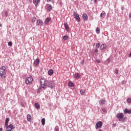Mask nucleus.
<instances>
[{
	"label": "nucleus",
	"mask_w": 131,
	"mask_h": 131,
	"mask_svg": "<svg viewBox=\"0 0 131 131\" xmlns=\"http://www.w3.org/2000/svg\"><path fill=\"white\" fill-rule=\"evenodd\" d=\"M6 67L3 66L0 68V76L2 78H6V74H7V71L6 70Z\"/></svg>",
	"instance_id": "obj_1"
},
{
	"label": "nucleus",
	"mask_w": 131,
	"mask_h": 131,
	"mask_svg": "<svg viewBox=\"0 0 131 131\" xmlns=\"http://www.w3.org/2000/svg\"><path fill=\"white\" fill-rule=\"evenodd\" d=\"M123 117H124V115L123 113H119L117 114V118L119 119V121H124V119Z\"/></svg>",
	"instance_id": "obj_2"
},
{
	"label": "nucleus",
	"mask_w": 131,
	"mask_h": 131,
	"mask_svg": "<svg viewBox=\"0 0 131 131\" xmlns=\"http://www.w3.org/2000/svg\"><path fill=\"white\" fill-rule=\"evenodd\" d=\"M5 127H6L7 131H12V129H14V128H15L14 125L12 124H10L9 125H7V126H5Z\"/></svg>",
	"instance_id": "obj_3"
},
{
	"label": "nucleus",
	"mask_w": 131,
	"mask_h": 131,
	"mask_svg": "<svg viewBox=\"0 0 131 131\" xmlns=\"http://www.w3.org/2000/svg\"><path fill=\"white\" fill-rule=\"evenodd\" d=\"M40 82L42 89H45L47 85V83H46V80H45L44 79H41L40 80Z\"/></svg>",
	"instance_id": "obj_4"
},
{
	"label": "nucleus",
	"mask_w": 131,
	"mask_h": 131,
	"mask_svg": "<svg viewBox=\"0 0 131 131\" xmlns=\"http://www.w3.org/2000/svg\"><path fill=\"white\" fill-rule=\"evenodd\" d=\"M32 81H33V78H32V77L31 76L27 77L26 79V83L28 84V83H31Z\"/></svg>",
	"instance_id": "obj_5"
},
{
	"label": "nucleus",
	"mask_w": 131,
	"mask_h": 131,
	"mask_svg": "<svg viewBox=\"0 0 131 131\" xmlns=\"http://www.w3.org/2000/svg\"><path fill=\"white\" fill-rule=\"evenodd\" d=\"M102 125H103V124L101 121H98L96 123L95 125V128L96 129H98V128H100L102 127Z\"/></svg>",
	"instance_id": "obj_6"
},
{
	"label": "nucleus",
	"mask_w": 131,
	"mask_h": 131,
	"mask_svg": "<svg viewBox=\"0 0 131 131\" xmlns=\"http://www.w3.org/2000/svg\"><path fill=\"white\" fill-rule=\"evenodd\" d=\"M74 17L77 20L78 22H80V17H79V15L78 14L77 12H74Z\"/></svg>",
	"instance_id": "obj_7"
},
{
	"label": "nucleus",
	"mask_w": 131,
	"mask_h": 131,
	"mask_svg": "<svg viewBox=\"0 0 131 131\" xmlns=\"http://www.w3.org/2000/svg\"><path fill=\"white\" fill-rule=\"evenodd\" d=\"M42 24H43V22L42 21V20H41L40 19H38L37 20V25H39V26H41V25H42Z\"/></svg>",
	"instance_id": "obj_8"
},
{
	"label": "nucleus",
	"mask_w": 131,
	"mask_h": 131,
	"mask_svg": "<svg viewBox=\"0 0 131 131\" xmlns=\"http://www.w3.org/2000/svg\"><path fill=\"white\" fill-rule=\"evenodd\" d=\"M64 26L66 31H69V30H70V29L69 28V27L68 26V24H67V23H64Z\"/></svg>",
	"instance_id": "obj_9"
},
{
	"label": "nucleus",
	"mask_w": 131,
	"mask_h": 131,
	"mask_svg": "<svg viewBox=\"0 0 131 131\" xmlns=\"http://www.w3.org/2000/svg\"><path fill=\"white\" fill-rule=\"evenodd\" d=\"M34 64L35 65V66H38V65H39V58H37L35 60Z\"/></svg>",
	"instance_id": "obj_10"
},
{
	"label": "nucleus",
	"mask_w": 131,
	"mask_h": 131,
	"mask_svg": "<svg viewBox=\"0 0 131 131\" xmlns=\"http://www.w3.org/2000/svg\"><path fill=\"white\" fill-rule=\"evenodd\" d=\"M27 119L28 121H29V122H31L32 120L31 115L28 114L27 116Z\"/></svg>",
	"instance_id": "obj_11"
},
{
	"label": "nucleus",
	"mask_w": 131,
	"mask_h": 131,
	"mask_svg": "<svg viewBox=\"0 0 131 131\" xmlns=\"http://www.w3.org/2000/svg\"><path fill=\"white\" fill-rule=\"evenodd\" d=\"M48 75H50V76H52L53 74H54V71L53 70H50L48 72Z\"/></svg>",
	"instance_id": "obj_12"
},
{
	"label": "nucleus",
	"mask_w": 131,
	"mask_h": 131,
	"mask_svg": "<svg viewBox=\"0 0 131 131\" xmlns=\"http://www.w3.org/2000/svg\"><path fill=\"white\" fill-rule=\"evenodd\" d=\"M124 113L125 114H126V113H128V114H131V110H128L127 108L125 109Z\"/></svg>",
	"instance_id": "obj_13"
},
{
	"label": "nucleus",
	"mask_w": 131,
	"mask_h": 131,
	"mask_svg": "<svg viewBox=\"0 0 131 131\" xmlns=\"http://www.w3.org/2000/svg\"><path fill=\"white\" fill-rule=\"evenodd\" d=\"M9 121H10V118H7L5 120V126H7L8 123H9Z\"/></svg>",
	"instance_id": "obj_14"
},
{
	"label": "nucleus",
	"mask_w": 131,
	"mask_h": 131,
	"mask_svg": "<svg viewBox=\"0 0 131 131\" xmlns=\"http://www.w3.org/2000/svg\"><path fill=\"white\" fill-rule=\"evenodd\" d=\"M105 49H106V45L105 44L101 45L100 46V50H101V51H103V50H105Z\"/></svg>",
	"instance_id": "obj_15"
},
{
	"label": "nucleus",
	"mask_w": 131,
	"mask_h": 131,
	"mask_svg": "<svg viewBox=\"0 0 131 131\" xmlns=\"http://www.w3.org/2000/svg\"><path fill=\"white\" fill-rule=\"evenodd\" d=\"M40 0H33V3L35 6H37L38 5V3H39Z\"/></svg>",
	"instance_id": "obj_16"
},
{
	"label": "nucleus",
	"mask_w": 131,
	"mask_h": 131,
	"mask_svg": "<svg viewBox=\"0 0 131 131\" xmlns=\"http://www.w3.org/2000/svg\"><path fill=\"white\" fill-rule=\"evenodd\" d=\"M49 21H51V18L50 17H47L46 19V21H45V23L47 25H48V24H49Z\"/></svg>",
	"instance_id": "obj_17"
},
{
	"label": "nucleus",
	"mask_w": 131,
	"mask_h": 131,
	"mask_svg": "<svg viewBox=\"0 0 131 131\" xmlns=\"http://www.w3.org/2000/svg\"><path fill=\"white\" fill-rule=\"evenodd\" d=\"M80 77V74L79 73H76L74 75V78H79Z\"/></svg>",
	"instance_id": "obj_18"
},
{
	"label": "nucleus",
	"mask_w": 131,
	"mask_h": 131,
	"mask_svg": "<svg viewBox=\"0 0 131 131\" xmlns=\"http://www.w3.org/2000/svg\"><path fill=\"white\" fill-rule=\"evenodd\" d=\"M83 18L84 20H87L88 19V15L85 13L83 14L82 15Z\"/></svg>",
	"instance_id": "obj_19"
},
{
	"label": "nucleus",
	"mask_w": 131,
	"mask_h": 131,
	"mask_svg": "<svg viewBox=\"0 0 131 131\" xmlns=\"http://www.w3.org/2000/svg\"><path fill=\"white\" fill-rule=\"evenodd\" d=\"M41 124L42 125H45V124H46V119L42 118L41 119Z\"/></svg>",
	"instance_id": "obj_20"
},
{
	"label": "nucleus",
	"mask_w": 131,
	"mask_h": 131,
	"mask_svg": "<svg viewBox=\"0 0 131 131\" xmlns=\"http://www.w3.org/2000/svg\"><path fill=\"white\" fill-rule=\"evenodd\" d=\"M35 108H36V109H39V108H40L39 104H38V103H35Z\"/></svg>",
	"instance_id": "obj_21"
},
{
	"label": "nucleus",
	"mask_w": 131,
	"mask_h": 131,
	"mask_svg": "<svg viewBox=\"0 0 131 131\" xmlns=\"http://www.w3.org/2000/svg\"><path fill=\"white\" fill-rule=\"evenodd\" d=\"M105 100L104 99L100 100V103L101 104V105H104L105 104Z\"/></svg>",
	"instance_id": "obj_22"
},
{
	"label": "nucleus",
	"mask_w": 131,
	"mask_h": 131,
	"mask_svg": "<svg viewBox=\"0 0 131 131\" xmlns=\"http://www.w3.org/2000/svg\"><path fill=\"white\" fill-rule=\"evenodd\" d=\"M69 86H71L72 88V87L74 86V84L73 83H72V82H69Z\"/></svg>",
	"instance_id": "obj_23"
},
{
	"label": "nucleus",
	"mask_w": 131,
	"mask_h": 131,
	"mask_svg": "<svg viewBox=\"0 0 131 131\" xmlns=\"http://www.w3.org/2000/svg\"><path fill=\"white\" fill-rule=\"evenodd\" d=\"M52 5H49V6L48 8V10L49 11V12H51V11H52Z\"/></svg>",
	"instance_id": "obj_24"
},
{
	"label": "nucleus",
	"mask_w": 131,
	"mask_h": 131,
	"mask_svg": "<svg viewBox=\"0 0 131 131\" xmlns=\"http://www.w3.org/2000/svg\"><path fill=\"white\" fill-rule=\"evenodd\" d=\"M105 16H106V13H105L100 14V17H101V18L103 17H105Z\"/></svg>",
	"instance_id": "obj_25"
},
{
	"label": "nucleus",
	"mask_w": 131,
	"mask_h": 131,
	"mask_svg": "<svg viewBox=\"0 0 131 131\" xmlns=\"http://www.w3.org/2000/svg\"><path fill=\"white\" fill-rule=\"evenodd\" d=\"M63 40H67V39H68V36H67L66 35L63 36Z\"/></svg>",
	"instance_id": "obj_26"
},
{
	"label": "nucleus",
	"mask_w": 131,
	"mask_h": 131,
	"mask_svg": "<svg viewBox=\"0 0 131 131\" xmlns=\"http://www.w3.org/2000/svg\"><path fill=\"white\" fill-rule=\"evenodd\" d=\"M50 2H51V3H52V4H54L55 3L54 0H47V3H50Z\"/></svg>",
	"instance_id": "obj_27"
},
{
	"label": "nucleus",
	"mask_w": 131,
	"mask_h": 131,
	"mask_svg": "<svg viewBox=\"0 0 131 131\" xmlns=\"http://www.w3.org/2000/svg\"><path fill=\"white\" fill-rule=\"evenodd\" d=\"M50 83L51 84V88H54V86H55V83H54V82H50Z\"/></svg>",
	"instance_id": "obj_28"
},
{
	"label": "nucleus",
	"mask_w": 131,
	"mask_h": 131,
	"mask_svg": "<svg viewBox=\"0 0 131 131\" xmlns=\"http://www.w3.org/2000/svg\"><path fill=\"white\" fill-rule=\"evenodd\" d=\"M96 32L97 33H100V28H96Z\"/></svg>",
	"instance_id": "obj_29"
},
{
	"label": "nucleus",
	"mask_w": 131,
	"mask_h": 131,
	"mask_svg": "<svg viewBox=\"0 0 131 131\" xmlns=\"http://www.w3.org/2000/svg\"><path fill=\"white\" fill-rule=\"evenodd\" d=\"M127 103H131L130 98H128L127 99Z\"/></svg>",
	"instance_id": "obj_30"
},
{
	"label": "nucleus",
	"mask_w": 131,
	"mask_h": 131,
	"mask_svg": "<svg viewBox=\"0 0 131 131\" xmlns=\"http://www.w3.org/2000/svg\"><path fill=\"white\" fill-rule=\"evenodd\" d=\"M12 45H13V43H12V42H11V41L8 42L9 47H12Z\"/></svg>",
	"instance_id": "obj_31"
},
{
	"label": "nucleus",
	"mask_w": 131,
	"mask_h": 131,
	"mask_svg": "<svg viewBox=\"0 0 131 131\" xmlns=\"http://www.w3.org/2000/svg\"><path fill=\"white\" fill-rule=\"evenodd\" d=\"M80 93L81 95H83L84 94V91L81 90H80Z\"/></svg>",
	"instance_id": "obj_32"
},
{
	"label": "nucleus",
	"mask_w": 131,
	"mask_h": 131,
	"mask_svg": "<svg viewBox=\"0 0 131 131\" xmlns=\"http://www.w3.org/2000/svg\"><path fill=\"white\" fill-rule=\"evenodd\" d=\"M36 18H35V17H33V18H32V22H35V20H36Z\"/></svg>",
	"instance_id": "obj_33"
},
{
	"label": "nucleus",
	"mask_w": 131,
	"mask_h": 131,
	"mask_svg": "<svg viewBox=\"0 0 131 131\" xmlns=\"http://www.w3.org/2000/svg\"><path fill=\"white\" fill-rule=\"evenodd\" d=\"M100 44L99 43H97L96 44V48H99V47H100Z\"/></svg>",
	"instance_id": "obj_34"
},
{
	"label": "nucleus",
	"mask_w": 131,
	"mask_h": 131,
	"mask_svg": "<svg viewBox=\"0 0 131 131\" xmlns=\"http://www.w3.org/2000/svg\"><path fill=\"white\" fill-rule=\"evenodd\" d=\"M115 73V74H118V73H119V70H118V69H117V70H116Z\"/></svg>",
	"instance_id": "obj_35"
},
{
	"label": "nucleus",
	"mask_w": 131,
	"mask_h": 131,
	"mask_svg": "<svg viewBox=\"0 0 131 131\" xmlns=\"http://www.w3.org/2000/svg\"><path fill=\"white\" fill-rule=\"evenodd\" d=\"M5 15L6 17H8V11L5 12Z\"/></svg>",
	"instance_id": "obj_36"
},
{
	"label": "nucleus",
	"mask_w": 131,
	"mask_h": 131,
	"mask_svg": "<svg viewBox=\"0 0 131 131\" xmlns=\"http://www.w3.org/2000/svg\"><path fill=\"white\" fill-rule=\"evenodd\" d=\"M81 64L83 66V64H84V60H82L81 62Z\"/></svg>",
	"instance_id": "obj_37"
},
{
	"label": "nucleus",
	"mask_w": 131,
	"mask_h": 131,
	"mask_svg": "<svg viewBox=\"0 0 131 131\" xmlns=\"http://www.w3.org/2000/svg\"><path fill=\"white\" fill-rule=\"evenodd\" d=\"M102 111H103V112H106V110L104 108H102Z\"/></svg>",
	"instance_id": "obj_38"
},
{
	"label": "nucleus",
	"mask_w": 131,
	"mask_h": 131,
	"mask_svg": "<svg viewBox=\"0 0 131 131\" xmlns=\"http://www.w3.org/2000/svg\"><path fill=\"white\" fill-rule=\"evenodd\" d=\"M96 62H97V63H100L101 61L100 60H99V59H97L96 60Z\"/></svg>",
	"instance_id": "obj_39"
},
{
	"label": "nucleus",
	"mask_w": 131,
	"mask_h": 131,
	"mask_svg": "<svg viewBox=\"0 0 131 131\" xmlns=\"http://www.w3.org/2000/svg\"><path fill=\"white\" fill-rule=\"evenodd\" d=\"M94 53H98V49H96V50L94 51Z\"/></svg>",
	"instance_id": "obj_40"
},
{
	"label": "nucleus",
	"mask_w": 131,
	"mask_h": 131,
	"mask_svg": "<svg viewBox=\"0 0 131 131\" xmlns=\"http://www.w3.org/2000/svg\"><path fill=\"white\" fill-rule=\"evenodd\" d=\"M55 131H59V128H56Z\"/></svg>",
	"instance_id": "obj_41"
},
{
	"label": "nucleus",
	"mask_w": 131,
	"mask_h": 131,
	"mask_svg": "<svg viewBox=\"0 0 131 131\" xmlns=\"http://www.w3.org/2000/svg\"><path fill=\"white\" fill-rule=\"evenodd\" d=\"M129 18H131V13H130V14H129Z\"/></svg>",
	"instance_id": "obj_42"
},
{
	"label": "nucleus",
	"mask_w": 131,
	"mask_h": 131,
	"mask_svg": "<svg viewBox=\"0 0 131 131\" xmlns=\"http://www.w3.org/2000/svg\"><path fill=\"white\" fill-rule=\"evenodd\" d=\"M0 131H3V128H0Z\"/></svg>",
	"instance_id": "obj_43"
},
{
	"label": "nucleus",
	"mask_w": 131,
	"mask_h": 131,
	"mask_svg": "<svg viewBox=\"0 0 131 131\" xmlns=\"http://www.w3.org/2000/svg\"><path fill=\"white\" fill-rule=\"evenodd\" d=\"M30 3H32V0H29Z\"/></svg>",
	"instance_id": "obj_44"
},
{
	"label": "nucleus",
	"mask_w": 131,
	"mask_h": 131,
	"mask_svg": "<svg viewBox=\"0 0 131 131\" xmlns=\"http://www.w3.org/2000/svg\"><path fill=\"white\" fill-rule=\"evenodd\" d=\"M116 124H113V126H116Z\"/></svg>",
	"instance_id": "obj_45"
},
{
	"label": "nucleus",
	"mask_w": 131,
	"mask_h": 131,
	"mask_svg": "<svg viewBox=\"0 0 131 131\" xmlns=\"http://www.w3.org/2000/svg\"><path fill=\"white\" fill-rule=\"evenodd\" d=\"M95 3H97V0H94Z\"/></svg>",
	"instance_id": "obj_46"
},
{
	"label": "nucleus",
	"mask_w": 131,
	"mask_h": 131,
	"mask_svg": "<svg viewBox=\"0 0 131 131\" xmlns=\"http://www.w3.org/2000/svg\"><path fill=\"white\" fill-rule=\"evenodd\" d=\"M99 131H102V129H99Z\"/></svg>",
	"instance_id": "obj_47"
},
{
	"label": "nucleus",
	"mask_w": 131,
	"mask_h": 131,
	"mask_svg": "<svg viewBox=\"0 0 131 131\" xmlns=\"http://www.w3.org/2000/svg\"><path fill=\"white\" fill-rule=\"evenodd\" d=\"M2 27V24L0 23V27Z\"/></svg>",
	"instance_id": "obj_48"
},
{
	"label": "nucleus",
	"mask_w": 131,
	"mask_h": 131,
	"mask_svg": "<svg viewBox=\"0 0 131 131\" xmlns=\"http://www.w3.org/2000/svg\"><path fill=\"white\" fill-rule=\"evenodd\" d=\"M21 105H22V106H24V105L23 104H21Z\"/></svg>",
	"instance_id": "obj_49"
}]
</instances>
